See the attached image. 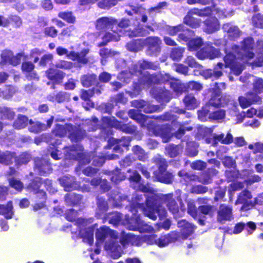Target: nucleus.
Masks as SVG:
<instances>
[{
	"label": "nucleus",
	"instance_id": "f257e3e1",
	"mask_svg": "<svg viewBox=\"0 0 263 263\" xmlns=\"http://www.w3.org/2000/svg\"><path fill=\"white\" fill-rule=\"evenodd\" d=\"M142 196L137 195L129 205V211L133 215L127 221L128 229L138 231L140 233L151 232L154 230L152 226L146 223L140 218L138 214L139 210L143 212L144 215L153 220L157 219V215L162 220L167 216V211L162 204H165L168 211L173 214L179 212L180 206L174 197L173 193L158 195L156 194L147 196L145 202H141Z\"/></svg>",
	"mask_w": 263,
	"mask_h": 263
},
{
	"label": "nucleus",
	"instance_id": "f03ea898",
	"mask_svg": "<svg viewBox=\"0 0 263 263\" xmlns=\"http://www.w3.org/2000/svg\"><path fill=\"white\" fill-rule=\"evenodd\" d=\"M61 185L64 190L67 192L64 196V201L67 206H79L82 203L83 196L71 191L77 190L80 187L78 182L73 180V178L64 176L59 179Z\"/></svg>",
	"mask_w": 263,
	"mask_h": 263
},
{
	"label": "nucleus",
	"instance_id": "7ed1b4c3",
	"mask_svg": "<svg viewBox=\"0 0 263 263\" xmlns=\"http://www.w3.org/2000/svg\"><path fill=\"white\" fill-rule=\"evenodd\" d=\"M253 90L254 92H249L246 94L245 97H239V103L242 108H246L252 104L260 103L261 102V98L257 95L263 92V80L261 78H257L254 80Z\"/></svg>",
	"mask_w": 263,
	"mask_h": 263
},
{
	"label": "nucleus",
	"instance_id": "20e7f679",
	"mask_svg": "<svg viewBox=\"0 0 263 263\" xmlns=\"http://www.w3.org/2000/svg\"><path fill=\"white\" fill-rule=\"evenodd\" d=\"M232 49L241 60L249 61L255 55L254 52L251 51L253 49V39L251 37L245 38L241 42V48L238 45H234Z\"/></svg>",
	"mask_w": 263,
	"mask_h": 263
},
{
	"label": "nucleus",
	"instance_id": "39448f33",
	"mask_svg": "<svg viewBox=\"0 0 263 263\" xmlns=\"http://www.w3.org/2000/svg\"><path fill=\"white\" fill-rule=\"evenodd\" d=\"M45 75L49 80L46 83L48 86L51 85L53 89L55 88L56 85H61L66 77V73L63 71L54 68H49L45 71Z\"/></svg>",
	"mask_w": 263,
	"mask_h": 263
},
{
	"label": "nucleus",
	"instance_id": "423d86ee",
	"mask_svg": "<svg viewBox=\"0 0 263 263\" xmlns=\"http://www.w3.org/2000/svg\"><path fill=\"white\" fill-rule=\"evenodd\" d=\"M162 41L157 36H149L144 39L146 53L151 57H157L161 50Z\"/></svg>",
	"mask_w": 263,
	"mask_h": 263
},
{
	"label": "nucleus",
	"instance_id": "0eeeda50",
	"mask_svg": "<svg viewBox=\"0 0 263 263\" xmlns=\"http://www.w3.org/2000/svg\"><path fill=\"white\" fill-rule=\"evenodd\" d=\"M153 98L161 104L169 102L172 99V93L164 87L153 86L151 90Z\"/></svg>",
	"mask_w": 263,
	"mask_h": 263
},
{
	"label": "nucleus",
	"instance_id": "6e6552de",
	"mask_svg": "<svg viewBox=\"0 0 263 263\" xmlns=\"http://www.w3.org/2000/svg\"><path fill=\"white\" fill-rule=\"evenodd\" d=\"M172 127L170 124L155 125L152 128V132L156 137L161 138L163 143L168 142L172 137Z\"/></svg>",
	"mask_w": 263,
	"mask_h": 263
},
{
	"label": "nucleus",
	"instance_id": "1a4fd4ad",
	"mask_svg": "<svg viewBox=\"0 0 263 263\" xmlns=\"http://www.w3.org/2000/svg\"><path fill=\"white\" fill-rule=\"evenodd\" d=\"M106 122L109 126L114 127L123 133L133 134L136 132L137 127L134 125H132L130 123L125 124L115 118H106Z\"/></svg>",
	"mask_w": 263,
	"mask_h": 263
},
{
	"label": "nucleus",
	"instance_id": "9d476101",
	"mask_svg": "<svg viewBox=\"0 0 263 263\" xmlns=\"http://www.w3.org/2000/svg\"><path fill=\"white\" fill-rule=\"evenodd\" d=\"M33 170L37 171L41 176H45L51 173L52 168L48 161L40 158H36L34 160Z\"/></svg>",
	"mask_w": 263,
	"mask_h": 263
},
{
	"label": "nucleus",
	"instance_id": "9b49d317",
	"mask_svg": "<svg viewBox=\"0 0 263 263\" xmlns=\"http://www.w3.org/2000/svg\"><path fill=\"white\" fill-rule=\"evenodd\" d=\"M217 211V220L222 223L226 221H231L233 219L232 208L224 203L219 205Z\"/></svg>",
	"mask_w": 263,
	"mask_h": 263
},
{
	"label": "nucleus",
	"instance_id": "f8f14e48",
	"mask_svg": "<svg viewBox=\"0 0 263 263\" xmlns=\"http://www.w3.org/2000/svg\"><path fill=\"white\" fill-rule=\"evenodd\" d=\"M42 184V178L36 177L31 180L27 185L26 189L28 191L32 192L35 194H39L40 196L39 198L45 200L46 199V193L44 190L40 189Z\"/></svg>",
	"mask_w": 263,
	"mask_h": 263
},
{
	"label": "nucleus",
	"instance_id": "ddd939ff",
	"mask_svg": "<svg viewBox=\"0 0 263 263\" xmlns=\"http://www.w3.org/2000/svg\"><path fill=\"white\" fill-rule=\"evenodd\" d=\"M35 65L31 61H24L21 65V70L28 81H39L40 77L34 70Z\"/></svg>",
	"mask_w": 263,
	"mask_h": 263
},
{
	"label": "nucleus",
	"instance_id": "4468645a",
	"mask_svg": "<svg viewBox=\"0 0 263 263\" xmlns=\"http://www.w3.org/2000/svg\"><path fill=\"white\" fill-rule=\"evenodd\" d=\"M252 198L251 192L248 189H245L238 194L236 203L242 204V208L249 210L253 207V201L249 200Z\"/></svg>",
	"mask_w": 263,
	"mask_h": 263
},
{
	"label": "nucleus",
	"instance_id": "2eb2a0df",
	"mask_svg": "<svg viewBox=\"0 0 263 263\" xmlns=\"http://www.w3.org/2000/svg\"><path fill=\"white\" fill-rule=\"evenodd\" d=\"M204 31L208 34H212L220 28L219 22L216 16H209L203 21Z\"/></svg>",
	"mask_w": 263,
	"mask_h": 263
},
{
	"label": "nucleus",
	"instance_id": "dca6fc26",
	"mask_svg": "<svg viewBox=\"0 0 263 263\" xmlns=\"http://www.w3.org/2000/svg\"><path fill=\"white\" fill-rule=\"evenodd\" d=\"M197 57L199 59H214L218 57L219 51L212 46H207L197 52Z\"/></svg>",
	"mask_w": 263,
	"mask_h": 263
},
{
	"label": "nucleus",
	"instance_id": "f3484780",
	"mask_svg": "<svg viewBox=\"0 0 263 263\" xmlns=\"http://www.w3.org/2000/svg\"><path fill=\"white\" fill-rule=\"evenodd\" d=\"M178 227L180 229L181 239H186L194 232L195 226L186 220H181L178 222Z\"/></svg>",
	"mask_w": 263,
	"mask_h": 263
},
{
	"label": "nucleus",
	"instance_id": "a211bd4d",
	"mask_svg": "<svg viewBox=\"0 0 263 263\" xmlns=\"http://www.w3.org/2000/svg\"><path fill=\"white\" fill-rule=\"evenodd\" d=\"M88 52L89 49L86 48L83 49L80 52L71 51L68 57L71 60L77 61L79 64L85 65L89 62L88 59L86 57Z\"/></svg>",
	"mask_w": 263,
	"mask_h": 263
},
{
	"label": "nucleus",
	"instance_id": "6ab92c4d",
	"mask_svg": "<svg viewBox=\"0 0 263 263\" xmlns=\"http://www.w3.org/2000/svg\"><path fill=\"white\" fill-rule=\"evenodd\" d=\"M229 102V96L227 95L220 96L212 93L211 97L209 100L208 103L212 106L219 108L228 105Z\"/></svg>",
	"mask_w": 263,
	"mask_h": 263
},
{
	"label": "nucleus",
	"instance_id": "aec40b11",
	"mask_svg": "<svg viewBox=\"0 0 263 263\" xmlns=\"http://www.w3.org/2000/svg\"><path fill=\"white\" fill-rule=\"evenodd\" d=\"M68 138L72 142H78L81 141L86 136L84 130L77 127L71 124L69 127Z\"/></svg>",
	"mask_w": 263,
	"mask_h": 263
},
{
	"label": "nucleus",
	"instance_id": "412c9836",
	"mask_svg": "<svg viewBox=\"0 0 263 263\" xmlns=\"http://www.w3.org/2000/svg\"><path fill=\"white\" fill-rule=\"evenodd\" d=\"M82 85L85 87H89L95 85L97 88H99V82L97 76L96 74H87L82 76L81 78Z\"/></svg>",
	"mask_w": 263,
	"mask_h": 263
},
{
	"label": "nucleus",
	"instance_id": "4be33fe9",
	"mask_svg": "<svg viewBox=\"0 0 263 263\" xmlns=\"http://www.w3.org/2000/svg\"><path fill=\"white\" fill-rule=\"evenodd\" d=\"M114 232L109 227L103 226L97 229L96 232V243H102Z\"/></svg>",
	"mask_w": 263,
	"mask_h": 263
},
{
	"label": "nucleus",
	"instance_id": "5701e85b",
	"mask_svg": "<svg viewBox=\"0 0 263 263\" xmlns=\"http://www.w3.org/2000/svg\"><path fill=\"white\" fill-rule=\"evenodd\" d=\"M218 171L214 167L208 168L199 174L200 180L198 182L204 184H208L212 182V178L216 175Z\"/></svg>",
	"mask_w": 263,
	"mask_h": 263
},
{
	"label": "nucleus",
	"instance_id": "b1692460",
	"mask_svg": "<svg viewBox=\"0 0 263 263\" xmlns=\"http://www.w3.org/2000/svg\"><path fill=\"white\" fill-rule=\"evenodd\" d=\"M144 47V39H134L126 45L127 49L131 52H137L142 50Z\"/></svg>",
	"mask_w": 263,
	"mask_h": 263
},
{
	"label": "nucleus",
	"instance_id": "393cba45",
	"mask_svg": "<svg viewBox=\"0 0 263 263\" xmlns=\"http://www.w3.org/2000/svg\"><path fill=\"white\" fill-rule=\"evenodd\" d=\"M117 23V20L107 17H102L97 21L96 27L98 29L112 28Z\"/></svg>",
	"mask_w": 263,
	"mask_h": 263
},
{
	"label": "nucleus",
	"instance_id": "a878e982",
	"mask_svg": "<svg viewBox=\"0 0 263 263\" xmlns=\"http://www.w3.org/2000/svg\"><path fill=\"white\" fill-rule=\"evenodd\" d=\"M224 32L228 33L231 40H235L239 37L241 34V31L237 26L232 25L230 23L224 24L222 26Z\"/></svg>",
	"mask_w": 263,
	"mask_h": 263
},
{
	"label": "nucleus",
	"instance_id": "bb28decb",
	"mask_svg": "<svg viewBox=\"0 0 263 263\" xmlns=\"http://www.w3.org/2000/svg\"><path fill=\"white\" fill-rule=\"evenodd\" d=\"M15 152L10 151L1 152L0 155V164L10 165L14 162Z\"/></svg>",
	"mask_w": 263,
	"mask_h": 263
},
{
	"label": "nucleus",
	"instance_id": "cd10ccee",
	"mask_svg": "<svg viewBox=\"0 0 263 263\" xmlns=\"http://www.w3.org/2000/svg\"><path fill=\"white\" fill-rule=\"evenodd\" d=\"M154 175L157 180L161 183L171 184L173 182L174 175L166 170L160 172H154Z\"/></svg>",
	"mask_w": 263,
	"mask_h": 263
},
{
	"label": "nucleus",
	"instance_id": "c85d7f7f",
	"mask_svg": "<svg viewBox=\"0 0 263 263\" xmlns=\"http://www.w3.org/2000/svg\"><path fill=\"white\" fill-rule=\"evenodd\" d=\"M138 108L141 109V111L146 114H150L156 112L159 110V105H153L147 101L141 100L138 103Z\"/></svg>",
	"mask_w": 263,
	"mask_h": 263
},
{
	"label": "nucleus",
	"instance_id": "c756f323",
	"mask_svg": "<svg viewBox=\"0 0 263 263\" xmlns=\"http://www.w3.org/2000/svg\"><path fill=\"white\" fill-rule=\"evenodd\" d=\"M13 209L12 201H8L6 205L0 204V214L3 215L7 219H11L13 215Z\"/></svg>",
	"mask_w": 263,
	"mask_h": 263
},
{
	"label": "nucleus",
	"instance_id": "7c9ffc66",
	"mask_svg": "<svg viewBox=\"0 0 263 263\" xmlns=\"http://www.w3.org/2000/svg\"><path fill=\"white\" fill-rule=\"evenodd\" d=\"M183 103L188 109H194L198 107L199 102L192 94H187L183 99Z\"/></svg>",
	"mask_w": 263,
	"mask_h": 263
},
{
	"label": "nucleus",
	"instance_id": "2f4dec72",
	"mask_svg": "<svg viewBox=\"0 0 263 263\" xmlns=\"http://www.w3.org/2000/svg\"><path fill=\"white\" fill-rule=\"evenodd\" d=\"M201 20L194 17L191 14L187 13L183 18V23L192 28H197L200 26Z\"/></svg>",
	"mask_w": 263,
	"mask_h": 263
},
{
	"label": "nucleus",
	"instance_id": "473e14b6",
	"mask_svg": "<svg viewBox=\"0 0 263 263\" xmlns=\"http://www.w3.org/2000/svg\"><path fill=\"white\" fill-rule=\"evenodd\" d=\"M15 116V112L10 107L0 106V119L12 121Z\"/></svg>",
	"mask_w": 263,
	"mask_h": 263
},
{
	"label": "nucleus",
	"instance_id": "72a5a7b5",
	"mask_svg": "<svg viewBox=\"0 0 263 263\" xmlns=\"http://www.w3.org/2000/svg\"><path fill=\"white\" fill-rule=\"evenodd\" d=\"M28 118L24 115L18 114L17 118L13 123V127L16 129H21L25 128L29 123Z\"/></svg>",
	"mask_w": 263,
	"mask_h": 263
},
{
	"label": "nucleus",
	"instance_id": "f704fd0d",
	"mask_svg": "<svg viewBox=\"0 0 263 263\" xmlns=\"http://www.w3.org/2000/svg\"><path fill=\"white\" fill-rule=\"evenodd\" d=\"M31 160V156L26 152L21 153L18 156L15 153V158L14 159L15 165L19 167L22 165H26Z\"/></svg>",
	"mask_w": 263,
	"mask_h": 263
},
{
	"label": "nucleus",
	"instance_id": "c9c22d12",
	"mask_svg": "<svg viewBox=\"0 0 263 263\" xmlns=\"http://www.w3.org/2000/svg\"><path fill=\"white\" fill-rule=\"evenodd\" d=\"M132 152L137 159L142 162H145L148 158V155L144 149L138 145H135L132 147Z\"/></svg>",
	"mask_w": 263,
	"mask_h": 263
},
{
	"label": "nucleus",
	"instance_id": "e433bc0d",
	"mask_svg": "<svg viewBox=\"0 0 263 263\" xmlns=\"http://www.w3.org/2000/svg\"><path fill=\"white\" fill-rule=\"evenodd\" d=\"M142 83L146 85L148 87H150L154 85H157V73L150 74L147 73L144 74L141 77Z\"/></svg>",
	"mask_w": 263,
	"mask_h": 263
},
{
	"label": "nucleus",
	"instance_id": "4c0bfd02",
	"mask_svg": "<svg viewBox=\"0 0 263 263\" xmlns=\"http://www.w3.org/2000/svg\"><path fill=\"white\" fill-rule=\"evenodd\" d=\"M126 178L125 173L122 172L121 169L116 167L111 172V181L117 184L124 180Z\"/></svg>",
	"mask_w": 263,
	"mask_h": 263
},
{
	"label": "nucleus",
	"instance_id": "58836bf2",
	"mask_svg": "<svg viewBox=\"0 0 263 263\" xmlns=\"http://www.w3.org/2000/svg\"><path fill=\"white\" fill-rule=\"evenodd\" d=\"M181 148L182 147L179 145L171 143L165 146V150L170 158H174L179 155Z\"/></svg>",
	"mask_w": 263,
	"mask_h": 263
},
{
	"label": "nucleus",
	"instance_id": "ea45409f",
	"mask_svg": "<svg viewBox=\"0 0 263 263\" xmlns=\"http://www.w3.org/2000/svg\"><path fill=\"white\" fill-rule=\"evenodd\" d=\"M95 93L100 94L101 90L100 89L93 87L88 90L82 89L80 92V98L84 101H89Z\"/></svg>",
	"mask_w": 263,
	"mask_h": 263
},
{
	"label": "nucleus",
	"instance_id": "a19ab883",
	"mask_svg": "<svg viewBox=\"0 0 263 263\" xmlns=\"http://www.w3.org/2000/svg\"><path fill=\"white\" fill-rule=\"evenodd\" d=\"M123 0H101L97 3L98 7L104 10H109Z\"/></svg>",
	"mask_w": 263,
	"mask_h": 263
},
{
	"label": "nucleus",
	"instance_id": "79ce46f5",
	"mask_svg": "<svg viewBox=\"0 0 263 263\" xmlns=\"http://www.w3.org/2000/svg\"><path fill=\"white\" fill-rule=\"evenodd\" d=\"M170 88L176 93H182L184 91V86L179 80L172 78L169 83Z\"/></svg>",
	"mask_w": 263,
	"mask_h": 263
},
{
	"label": "nucleus",
	"instance_id": "37998d69",
	"mask_svg": "<svg viewBox=\"0 0 263 263\" xmlns=\"http://www.w3.org/2000/svg\"><path fill=\"white\" fill-rule=\"evenodd\" d=\"M106 149L112 148L114 152L121 153L123 152V148L119 144L118 142H117L116 138H110L107 141V144L105 146Z\"/></svg>",
	"mask_w": 263,
	"mask_h": 263
},
{
	"label": "nucleus",
	"instance_id": "c03bdc74",
	"mask_svg": "<svg viewBox=\"0 0 263 263\" xmlns=\"http://www.w3.org/2000/svg\"><path fill=\"white\" fill-rule=\"evenodd\" d=\"M198 210L200 214L212 217L216 211V208L212 205H201L198 206Z\"/></svg>",
	"mask_w": 263,
	"mask_h": 263
},
{
	"label": "nucleus",
	"instance_id": "a18cd8bd",
	"mask_svg": "<svg viewBox=\"0 0 263 263\" xmlns=\"http://www.w3.org/2000/svg\"><path fill=\"white\" fill-rule=\"evenodd\" d=\"M71 124H66L65 125L57 124L54 129V134L60 137H64L69 133V127Z\"/></svg>",
	"mask_w": 263,
	"mask_h": 263
},
{
	"label": "nucleus",
	"instance_id": "49530a36",
	"mask_svg": "<svg viewBox=\"0 0 263 263\" xmlns=\"http://www.w3.org/2000/svg\"><path fill=\"white\" fill-rule=\"evenodd\" d=\"M58 16L69 24H74L76 21V17L71 11H61L58 13Z\"/></svg>",
	"mask_w": 263,
	"mask_h": 263
},
{
	"label": "nucleus",
	"instance_id": "de8ad7c7",
	"mask_svg": "<svg viewBox=\"0 0 263 263\" xmlns=\"http://www.w3.org/2000/svg\"><path fill=\"white\" fill-rule=\"evenodd\" d=\"M29 124L31 125L29 128V130L35 134H37L42 131H44V124L40 122H34L31 119L29 120Z\"/></svg>",
	"mask_w": 263,
	"mask_h": 263
},
{
	"label": "nucleus",
	"instance_id": "09e8293b",
	"mask_svg": "<svg viewBox=\"0 0 263 263\" xmlns=\"http://www.w3.org/2000/svg\"><path fill=\"white\" fill-rule=\"evenodd\" d=\"M202 45L203 42L200 37L192 39L187 43L188 48L190 51H197Z\"/></svg>",
	"mask_w": 263,
	"mask_h": 263
},
{
	"label": "nucleus",
	"instance_id": "8fccbe9b",
	"mask_svg": "<svg viewBox=\"0 0 263 263\" xmlns=\"http://www.w3.org/2000/svg\"><path fill=\"white\" fill-rule=\"evenodd\" d=\"M154 162L158 167L157 171L155 172H160L167 170L168 164L166 160L161 157H156L154 159Z\"/></svg>",
	"mask_w": 263,
	"mask_h": 263
},
{
	"label": "nucleus",
	"instance_id": "3c124183",
	"mask_svg": "<svg viewBox=\"0 0 263 263\" xmlns=\"http://www.w3.org/2000/svg\"><path fill=\"white\" fill-rule=\"evenodd\" d=\"M139 67L142 70L152 69L156 70L159 68V65L151 61L143 60L139 63Z\"/></svg>",
	"mask_w": 263,
	"mask_h": 263
},
{
	"label": "nucleus",
	"instance_id": "603ef678",
	"mask_svg": "<svg viewBox=\"0 0 263 263\" xmlns=\"http://www.w3.org/2000/svg\"><path fill=\"white\" fill-rule=\"evenodd\" d=\"M9 186L18 192H21L24 189V184L20 180L14 177L8 179Z\"/></svg>",
	"mask_w": 263,
	"mask_h": 263
},
{
	"label": "nucleus",
	"instance_id": "864d4df0",
	"mask_svg": "<svg viewBox=\"0 0 263 263\" xmlns=\"http://www.w3.org/2000/svg\"><path fill=\"white\" fill-rule=\"evenodd\" d=\"M187 31L191 32V31L185 27L183 24H179L175 26L169 27L167 29L168 34L171 36L176 35L178 32Z\"/></svg>",
	"mask_w": 263,
	"mask_h": 263
},
{
	"label": "nucleus",
	"instance_id": "5fc2aeb1",
	"mask_svg": "<svg viewBox=\"0 0 263 263\" xmlns=\"http://www.w3.org/2000/svg\"><path fill=\"white\" fill-rule=\"evenodd\" d=\"M211 106H212L208 103L203 106L201 109L198 110L197 115L200 120L205 119L207 116H209L211 113L210 112Z\"/></svg>",
	"mask_w": 263,
	"mask_h": 263
},
{
	"label": "nucleus",
	"instance_id": "6e6d98bb",
	"mask_svg": "<svg viewBox=\"0 0 263 263\" xmlns=\"http://www.w3.org/2000/svg\"><path fill=\"white\" fill-rule=\"evenodd\" d=\"M43 33L46 37L55 38L58 34V30L53 26H46L43 30Z\"/></svg>",
	"mask_w": 263,
	"mask_h": 263
},
{
	"label": "nucleus",
	"instance_id": "4d7b16f0",
	"mask_svg": "<svg viewBox=\"0 0 263 263\" xmlns=\"http://www.w3.org/2000/svg\"><path fill=\"white\" fill-rule=\"evenodd\" d=\"M184 49L182 48H174L172 49L170 57L174 61L180 60L183 56Z\"/></svg>",
	"mask_w": 263,
	"mask_h": 263
},
{
	"label": "nucleus",
	"instance_id": "13d9d810",
	"mask_svg": "<svg viewBox=\"0 0 263 263\" xmlns=\"http://www.w3.org/2000/svg\"><path fill=\"white\" fill-rule=\"evenodd\" d=\"M236 55L231 52L227 53L224 57L223 60L226 67H229L230 66L236 63Z\"/></svg>",
	"mask_w": 263,
	"mask_h": 263
},
{
	"label": "nucleus",
	"instance_id": "bf43d9fd",
	"mask_svg": "<svg viewBox=\"0 0 263 263\" xmlns=\"http://www.w3.org/2000/svg\"><path fill=\"white\" fill-rule=\"evenodd\" d=\"M97 204L99 211L102 213L106 212L108 209L107 201L102 197L97 198Z\"/></svg>",
	"mask_w": 263,
	"mask_h": 263
},
{
	"label": "nucleus",
	"instance_id": "052dcab7",
	"mask_svg": "<svg viewBox=\"0 0 263 263\" xmlns=\"http://www.w3.org/2000/svg\"><path fill=\"white\" fill-rule=\"evenodd\" d=\"M226 116V112L223 109H219L211 112L209 118L213 120H219L223 119Z\"/></svg>",
	"mask_w": 263,
	"mask_h": 263
},
{
	"label": "nucleus",
	"instance_id": "680f3d73",
	"mask_svg": "<svg viewBox=\"0 0 263 263\" xmlns=\"http://www.w3.org/2000/svg\"><path fill=\"white\" fill-rule=\"evenodd\" d=\"M157 85H160L162 84H165L167 83H170L173 78L168 73H159L157 74Z\"/></svg>",
	"mask_w": 263,
	"mask_h": 263
},
{
	"label": "nucleus",
	"instance_id": "e2e57ef3",
	"mask_svg": "<svg viewBox=\"0 0 263 263\" xmlns=\"http://www.w3.org/2000/svg\"><path fill=\"white\" fill-rule=\"evenodd\" d=\"M84 239H86V241L90 246H92L93 243V230L89 228L85 230L84 235L82 236Z\"/></svg>",
	"mask_w": 263,
	"mask_h": 263
},
{
	"label": "nucleus",
	"instance_id": "0e129e2a",
	"mask_svg": "<svg viewBox=\"0 0 263 263\" xmlns=\"http://www.w3.org/2000/svg\"><path fill=\"white\" fill-rule=\"evenodd\" d=\"M226 88V84L224 82H216L214 85L213 88H212V93L217 95H222L221 91Z\"/></svg>",
	"mask_w": 263,
	"mask_h": 263
},
{
	"label": "nucleus",
	"instance_id": "69168bd1",
	"mask_svg": "<svg viewBox=\"0 0 263 263\" xmlns=\"http://www.w3.org/2000/svg\"><path fill=\"white\" fill-rule=\"evenodd\" d=\"M208 191V187L202 185H195L191 189V193L195 194H203Z\"/></svg>",
	"mask_w": 263,
	"mask_h": 263
},
{
	"label": "nucleus",
	"instance_id": "338daca9",
	"mask_svg": "<svg viewBox=\"0 0 263 263\" xmlns=\"http://www.w3.org/2000/svg\"><path fill=\"white\" fill-rule=\"evenodd\" d=\"M187 211L189 215L194 218L198 216V210L197 209L195 203L193 202H189L187 205Z\"/></svg>",
	"mask_w": 263,
	"mask_h": 263
},
{
	"label": "nucleus",
	"instance_id": "774afa93",
	"mask_svg": "<svg viewBox=\"0 0 263 263\" xmlns=\"http://www.w3.org/2000/svg\"><path fill=\"white\" fill-rule=\"evenodd\" d=\"M24 53L20 52L15 55L10 57L9 59V64L13 66H16L21 62L22 58L24 57Z\"/></svg>",
	"mask_w": 263,
	"mask_h": 263
}]
</instances>
